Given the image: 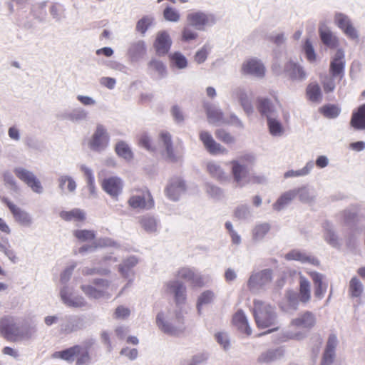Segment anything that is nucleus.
<instances>
[{
    "mask_svg": "<svg viewBox=\"0 0 365 365\" xmlns=\"http://www.w3.org/2000/svg\"><path fill=\"white\" fill-rule=\"evenodd\" d=\"M0 332L10 341H17L31 336V329L29 327H20L12 317H5L0 319Z\"/></svg>",
    "mask_w": 365,
    "mask_h": 365,
    "instance_id": "obj_1",
    "label": "nucleus"
},
{
    "mask_svg": "<svg viewBox=\"0 0 365 365\" xmlns=\"http://www.w3.org/2000/svg\"><path fill=\"white\" fill-rule=\"evenodd\" d=\"M253 314L259 328H267L274 324L276 315L273 308L262 301H254Z\"/></svg>",
    "mask_w": 365,
    "mask_h": 365,
    "instance_id": "obj_2",
    "label": "nucleus"
},
{
    "mask_svg": "<svg viewBox=\"0 0 365 365\" xmlns=\"http://www.w3.org/2000/svg\"><path fill=\"white\" fill-rule=\"evenodd\" d=\"M254 161V157L251 154H245L240 157L239 160L230 161L231 173L237 185L242 187L244 180L247 175V164H251Z\"/></svg>",
    "mask_w": 365,
    "mask_h": 365,
    "instance_id": "obj_3",
    "label": "nucleus"
},
{
    "mask_svg": "<svg viewBox=\"0 0 365 365\" xmlns=\"http://www.w3.org/2000/svg\"><path fill=\"white\" fill-rule=\"evenodd\" d=\"M133 194L128 200V205L133 209H151L154 207V200L147 187L135 188Z\"/></svg>",
    "mask_w": 365,
    "mask_h": 365,
    "instance_id": "obj_4",
    "label": "nucleus"
},
{
    "mask_svg": "<svg viewBox=\"0 0 365 365\" xmlns=\"http://www.w3.org/2000/svg\"><path fill=\"white\" fill-rule=\"evenodd\" d=\"M14 173L15 175L28 187H29L34 192L41 193L43 187L38 178L30 170L18 167L14 168Z\"/></svg>",
    "mask_w": 365,
    "mask_h": 365,
    "instance_id": "obj_5",
    "label": "nucleus"
},
{
    "mask_svg": "<svg viewBox=\"0 0 365 365\" xmlns=\"http://www.w3.org/2000/svg\"><path fill=\"white\" fill-rule=\"evenodd\" d=\"M109 284L107 280L97 279L93 281V285H83L81 289L91 298L99 299L108 293Z\"/></svg>",
    "mask_w": 365,
    "mask_h": 365,
    "instance_id": "obj_6",
    "label": "nucleus"
},
{
    "mask_svg": "<svg viewBox=\"0 0 365 365\" xmlns=\"http://www.w3.org/2000/svg\"><path fill=\"white\" fill-rule=\"evenodd\" d=\"M109 143V135L103 125H98L90 142V148L96 151L103 150Z\"/></svg>",
    "mask_w": 365,
    "mask_h": 365,
    "instance_id": "obj_7",
    "label": "nucleus"
},
{
    "mask_svg": "<svg viewBox=\"0 0 365 365\" xmlns=\"http://www.w3.org/2000/svg\"><path fill=\"white\" fill-rule=\"evenodd\" d=\"M334 22L349 38L356 39L358 38L357 31L346 15L341 13L336 14L334 16Z\"/></svg>",
    "mask_w": 365,
    "mask_h": 365,
    "instance_id": "obj_8",
    "label": "nucleus"
},
{
    "mask_svg": "<svg viewBox=\"0 0 365 365\" xmlns=\"http://www.w3.org/2000/svg\"><path fill=\"white\" fill-rule=\"evenodd\" d=\"M199 138L205 149L212 155L225 154L227 150L220 143H217L212 135L207 131H201Z\"/></svg>",
    "mask_w": 365,
    "mask_h": 365,
    "instance_id": "obj_9",
    "label": "nucleus"
},
{
    "mask_svg": "<svg viewBox=\"0 0 365 365\" xmlns=\"http://www.w3.org/2000/svg\"><path fill=\"white\" fill-rule=\"evenodd\" d=\"M188 23L197 29H203L205 26L215 23V19L212 15L201 11L192 12L187 16Z\"/></svg>",
    "mask_w": 365,
    "mask_h": 365,
    "instance_id": "obj_10",
    "label": "nucleus"
},
{
    "mask_svg": "<svg viewBox=\"0 0 365 365\" xmlns=\"http://www.w3.org/2000/svg\"><path fill=\"white\" fill-rule=\"evenodd\" d=\"M242 72L244 74L252 75L262 78L265 74L264 65L256 58H250L245 61L242 65Z\"/></svg>",
    "mask_w": 365,
    "mask_h": 365,
    "instance_id": "obj_11",
    "label": "nucleus"
},
{
    "mask_svg": "<svg viewBox=\"0 0 365 365\" xmlns=\"http://www.w3.org/2000/svg\"><path fill=\"white\" fill-rule=\"evenodd\" d=\"M2 201L6 205V206L9 209L15 221L23 225H31V218L26 212L21 210L20 207L14 204L7 198L4 197L2 199Z\"/></svg>",
    "mask_w": 365,
    "mask_h": 365,
    "instance_id": "obj_12",
    "label": "nucleus"
},
{
    "mask_svg": "<svg viewBox=\"0 0 365 365\" xmlns=\"http://www.w3.org/2000/svg\"><path fill=\"white\" fill-rule=\"evenodd\" d=\"M176 277L190 282L193 287H201L204 284L202 277L190 268L180 269L176 274Z\"/></svg>",
    "mask_w": 365,
    "mask_h": 365,
    "instance_id": "obj_13",
    "label": "nucleus"
},
{
    "mask_svg": "<svg viewBox=\"0 0 365 365\" xmlns=\"http://www.w3.org/2000/svg\"><path fill=\"white\" fill-rule=\"evenodd\" d=\"M101 186L103 190L112 197H117L122 191L123 182L118 177L105 178Z\"/></svg>",
    "mask_w": 365,
    "mask_h": 365,
    "instance_id": "obj_14",
    "label": "nucleus"
},
{
    "mask_svg": "<svg viewBox=\"0 0 365 365\" xmlns=\"http://www.w3.org/2000/svg\"><path fill=\"white\" fill-rule=\"evenodd\" d=\"M172 41L166 31H160L158 34L154 43L156 53L159 56L167 54L170 48Z\"/></svg>",
    "mask_w": 365,
    "mask_h": 365,
    "instance_id": "obj_15",
    "label": "nucleus"
},
{
    "mask_svg": "<svg viewBox=\"0 0 365 365\" xmlns=\"http://www.w3.org/2000/svg\"><path fill=\"white\" fill-rule=\"evenodd\" d=\"M169 293L173 294L177 304L184 303L186 300V287L183 283L174 280L169 282L167 284Z\"/></svg>",
    "mask_w": 365,
    "mask_h": 365,
    "instance_id": "obj_16",
    "label": "nucleus"
},
{
    "mask_svg": "<svg viewBox=\"0 0 365 365\" xmlns=\"http://www.w3.org/2000/svg\"><path fill=\"white\" fill-rule=\"evenodd\" d=\"M344 58L343 51L339 49L330 63L329 71L332 77L339 76L340 79L342 78L344 69Z\"/></svg>",
    "mask_w": 365,
    "mask_h": 365,
    "instance_id": "obj_17",
    "label": "nucleus"
},
{
    "mask_svg": "<svg viewBox=\"0 0 365 365\" xmlns=\"http://www.w3.org/2000/svg\"><path fill=\"white\" fill-rule=\"evenodd\" d=\"M159 138L165 148L167 158L171 162H176L180 155L174 149L171 135L168 132L163 130L160 133Z\"/></svg>",
    "mask_w": 365,
    "mask_h": 365,
    "instance_id": "obj_18",
    "label": "nucleus"
},
{
    "mask_svg": "<svg viewBox=\"0 0 365 365\" xmlns=\"http://www.w3.org/2000/svg\"><path fill=\"white\" fill-rule=\"evenodd\" d=\"M185 190V184L182 180L179 178H175L171 180L166 188V194L168 197L176 200L180 195Z\"/></svg>",
    "mask_w": 365,
    "mask_h": 365,
    "instance_id": "obj_19",
    "label": "nucleus"
},
{
    "mask_svg": "<svg viewBox=\"0 0 365 365\" xmlns=\"http://www.w3.org/2000/svg\"><path fill=\"white\" fill-rule=\"evenodd\" d=\"M206 170L209 175L220 182H225L230 180L227 173L215 162H209L206 165Z\"/></svg>",
    "mask_w": 365,
    "mask_h": 365,
    "instance_id": "obj_20",
    "label": "nucleus"
},
{
    "mask_svg": "<svg viewBox=\"0 0 365 365\" xmlns=\"http://www.w3.org/2000/svg\"><path fill=\"white\" fill-rule=\"evenodd\" d=\"M337 344V339L334 334L329 336L326 349L322 356L321 365H331L334 359V350Z\"/></svg>",
    "mask_w": 365,
    "mask_h": 365,
    "instance_id": "obj_21",
    "label": "nucleus"
},
{
    "mask_svg": "<svg viewBox=\"0 0 365 365\" xmlns=\"http://www.w3.org/2000/svg\"><path fill=\"white\" fill-rule=\"evenodd\" d=\"M308 274L314 285V294L315 297L319 299H322L327 291V285L323 282V275L317 272H309Z\"/></svg>",
    "mask_w": 365,
    "mask_h": 365,
    "instance_id": "obj_22",
    "label": "nucleus"
},
{
    "mask_svg": "<svg viewBox=\"0 0 365 365\" xmlns=\"http://www.w3.org/2000/svg\"><path fill=\"white\" fill-rule=\"evenodd\" d=\"M272 272L271 269H264L258 273L252 274L248 281L250 288L255 285L262 286L272 280Z\"/></svg>",
    "mask_w": 365,
    "mask_h": 365,
    "instance_id": "obj_23",
    "label": "nucleus"
},
{
    "mask_svg": "<svg viewBox=\"0 0 365 365\" xmlns=\"http://www.w3.org/2000/svg\"><path fill=\"white\" fill-rule=\"evenodd\" d=\"M177 322L179 324L178 325H172L164 322L163 313H159L156 318V323L158 327L160 329L161 331L168 334H175L178 331L182 329L183 322L181 321V319L178 318Z\"/></svg>",
    "mask_w": 365,
    "mask_h": 365,
    "instance_id": "obj_24",
    "label": "nucleus"
},
{
    "mask_svg": "<svg viewBox=\"0 0 365 365\" xmlns=\"http://www.w3.org/2000/svg\"><path fill=\"white\" fill-rule=\"evenodd\" d=\"M232 324L237 329L249 336L252 331L248 324V322L245 313L242 310H238L232 317Z\"/></svg>",
    "mask_w": 365,
    "mask_h": 365,
    "instance_id": "obj_25",
    "label": "nucleus"
},
{
    "mask_svg": "<svg viewBox=\"0 0 365 365\" xmlns=\"http://www.w3.org/2000/svg\"><path fill=\"white\" fill-rule=\"evenodd\" d=\"M59 216L62 220L67 222H83L86 219L85 212L78 208H74L69 211H61Z\"/></svg>",
    "mask_w": 365,
    "mask_h": 365,
    "instance_id": "obj_26",
    "label": "nucleus"
},
{
    "mask_svg": "<svg viewBox=\"0 0 365 365\" xmlns=\"http://www.w3.org/2000/svg\"><path fill=\"white\" fill-rule=\"evenodd\" d=\"M350 124L355 129H365V104L360 106L356 111L353 112Z\"/></svg>",
    "mask_w": 365,
    "mask_h": 365,
    "instance_id": "obj_27",
    "label": "nucleus"
},
{
    "mask_svg": "<svg viewBox=\"0 0 365 365\" xmlns=\"http://www.w3.org/2000/svg\"><path fill=\"white\" fill-rule=\"evenodd\" d=\"M314 323L315 319L314 315L307 312L299 317L293 319L292 325L299 329H310L314 325Z\"/></svg>",
    "mask_w": 365,
    "mask_h": 365,
    "instance_id": "obj_28",
    "label": "nucleus"
},
{
    "mask_svg": "<svg viewBox=\"0 0 365 365\" xmlns=\"http://www.w3.org/2000/svg\"><path fill=\"white\" fill-rule=\"evenodd\" d=\"M80 345H75L66 349L55 351L52 354L53 359H59L68 362H72L76 358Z\"/></svg>",
    "mask_w": 365,
    "mask_h": 365,
    "instance_id": "obj_29",
    "label": "nucleus"
},
{
    "mask_svg": "<svg viewBox=\"0 0 365 365\" xmlns=\"http://www.w3.org/2000/svg\"><path fill=\"white\" fill-rule=\"evenodd\" d=\"M284 72L292 80H303L306 76L303 68L292 61H289L286 64Z\"/></svg>",
    "mask_w": 365,
    "mask_h": 365,
    "instance_id": "obj_30",
    "label": "nucleus"
},
{
    "mask_svg": "<svg viewBox=\"0 0 365 365\" xmlns=\"http://www.w3.org/2000/svg\"><path fill=\"white\" fill-rule=\"evenodd\" d=\"M320 38L323 43L331 48H336L339 44L338 38L333 35L332 32L326 26L319 28Z\"/></svg>",
    "mask_w": 365,
    "mask_h": 365,
    "instance_id": "obj_31",
    "label": "nucleus"
},
{
    "mask_svg": "<svg viewBox=\"0 0 365 365\" xmlns=\"http://www.w3.org/2000/svg\"><path fill=\"white\" fill-rule=\"evenodd\" d=\"M298 298L302 303L308 302L311 298L310 283L307 279L302 275L299 276Z\"/></svg>",
    "mask_w": 365,
    "mask_h": 365,
    "instance_id": "obj_32",
    "label": "nucleus"
},
{
    "mask_svg": "<svg viewBox=\"0 0 365 365\" xmlns=\"http://www.w3.org/2000/svg\"><path fill=\"white\" fill-rule=\"evenodd\" d=\"M307 98L314 103H319L322 99V93L320 86L317 83H309L306 89Z\"/></svg>",
    "mask_w": 365,
    "mask_h": 365,
    "instance_id": "obj_33",
    "label": "nucleus"
},
{
    "mask_svg": "<svg viewBox=\"0 0 365 365\" xmlns=\"http://www.w3.org/2000/svg\"><path fill=\"white\" fill-rule=\"evenodd\" d=\"M256 106L261 115H266L267 118L274 112V106L267 98H258Z\"/></svg>",
    "mask_w": 365,
    "mask_h": 365,
    "instance_id": "obj_34",
    "label": "nucleus"
},
{
    "mask_svg": "<svg viewBox=\"0 0 365 365\" xmlns=\"http://www.w3.org/2000/svg\"><path fill=\"white\" fill-rule=\"evenodd\" d=\"M364 292V286L356 277H354L349 281V294L352 298L360 297Z\"/></svg>",
    "mask_w": 365,
    "mask_h": 365,
    "instance_id": "obj_35",
    "label": "nucleus"
},
{
    "mask_svg": "<svg viewBox=\"0 0 365 365\" xmlns=\"http://www.w3.org/2000/svg\"><path fill=\"white\" fill-rule=\"evenodd\" d=\"M61 297L63 302L69 307H81L85 304L83 297L72 298L66 289L61 291Z\"/></svg>",
    "mask_w": 365,
    "mask_h": 365,
    "instance_id": "obj_36",
    "label": "nucleus"
},
{
    "mask_svg": "<svg viewBox=\"0 0 365 365\" xmlns=\"http://www.w3.org/2000/svg\"><path fill=\"white\" fill-rule=\"evenodd\" d=\"M319 113L327 118H335L341 112V108L335 104H326L319 109Z\"/></svg>",
    "mask_w": 365,
    "mask_h": 365,
    "instance_id": "obj_37",
    "label": "nucleus"
},
{
    "mask_svg": "<svg viewBox=\"0 0 365 365\" xmlns=\"http://www.w3.org/2000/svg\"><path fill=\"white\" fill-rule=\"evenodd\" d=\"M115 151L119 157H121L127 160H130L133 157L131 149L128 145L123 141H120L116 143Z\"/></svg>",
    "mask_w": 365,
    "mask_h": 365,
    "instance_id": "obj_38",
    "label": "nucleus"
},
{
    "mask_svg": "<svg viewBox=\"0 0 365 365\" xmlns=\"http://www.w3.org/2000/svg\"><path fill=\"white\" fill-rule=\"evenodd\" d=\"M171 66L178 68H185L187 66V58L180 52H175L169 56Z\"/></svg>",
    "mask_w": 365,
    "mask_h": 365,
    "instance_id": "obj_39",
    "label": "nucleus"
},
{
    "mask_svg": "<svg viewBox=\"0 0 365 365\" xmlns=\"http://www.w3.org/2000/svg\"><path fill=\"white\" fill-rule=\"evenodd\" d=\"M270 225L268 223L257 225L252 230V236L255 240H262L269 231Z\"/></svg>",
    "mask_w": 365,
    "mask_h": 365,
    "instance_id": "obj_40",
    "label": "nucleus"
},
{
    "mask_svg": "<svg viewBox=\"0 0 365 365\" xmlns=\"http://www.w3.org/2000/svg\"><path fill=\"white\" fill-rule=\"evenodd\" d=\"M286 257L287 259L297 260L302 262H311L312 264H314V258L307 255L305 253L297 250H293L289 252Z\"/></svg>",
    "mask_w": 365,
    "mask_h": 365,
    "instance_id": "obj_41",
    "label": "nucleus"
},
{
    "mask_svg": "<svg viewBox=\"0 0 365 365\" xmlns=\"http://www.w3.org/2000/svg\"><path fill=\"white\" fill-rule=\"evenodd\" d=\"M73 235L81 242H90L96 237L95 232L89 230H76Z\"/></svg>",
    "mask_w": 365,
    "mask_h": 365,
    "instance_id": "obj_42",
    "label": "nucleus"
},
{
    "mask_svg": "<svg viewBox=\"0 0 365 365\" xmlns=\"http://www.w3.org/2000/svg\"><path fill=\"white\" fill-rule=\"evenodd\" d=\"M75 360L76 365L88 364L91 361V356L88 349L80 346Z\"/></svg>",
    "mask_w": 365,
    "mask_h": 365,
    "instance_id": "obj_43",
    "label": "nucleus"
},
{
    "mask_svg": "<svg viewBox=\"0 0 365 365\" xmlns=\"http://www.w3.org/2000/svg\"><path fill=\"white\" fill-rule=\"evenodd\" d=\"M206 113L207 118L210 123L220 122L223 118L222 113L211 106L206 107Z\"/></svg>",
    "mask_w": 365,
    "mask_h": 365,
    "instance_id": "obj_44",
    "label": "nucleus"
},
{
    "mask_svg": "<svg viewBox=\"0 0 365 365\" xmlns=\"http://www.w3.org/2000/svg\"><path fill=\"white\" fill-rule=\"evenodd\" d=\"M214 293L212 291L207 290L203 292L198 298L197 307L198 312H200L201 307L205 304L211 303L214 299Z\"/></svg>",
    "mask_w": 365,
    "mask_h": 365,
    "instance_id": "obj_45",
    "label": "nucleus"
},
{
    "mask_svg": "<svg viewBox=\"0 0 365 365\" xmlns=\"http://www.w3.org/2000/svg\"><path fill=\"white\" fill-rule=\"evenodd\" d=\"M294 197V194L292 192L283 194L273 205L274 209L280 210L284 205H287Z\"/></svg>",
    "mask_w": 365,
    "mask_h": 365,
    "instance_id": "obj_46",
    "label": "nucleus"
},
{
    "mask_svg": "<svg viewBox=\"0 0 365 365\" xmlns=\"http://www.w3.org/2000/svg\"><path fill=\"white\" fill-rule=\"evenodd\" d=\"M140 223L147 232H155L157 229L156 220L152 217H143L140 220Z\"/></svg>",
    "mask_w": 365,
    "mask_h": 365,
    "instance_id": "obj_47",
    "label": "nucleus"
},
{
    "mask_svg": "<svg viewBox=\"0 0 365 365\" xmlns=\"http://www.w3.org/2000/svg\"><path fill=\"white\" fill-rule=\"evenodd\" d=\"M215 134L219 140L225 144H232L235 141V137L225 129H218L215 131Z\"/></svg>",
    "mask_w": 365,
    "mask_h": 365,
    "instance_id": "obj_48",
    "label": "nucleus"
},
{
    "mask_svg": "<svg viewBox=\"0 0 365 365\" xmlns=\"http://www.w3.org/2000/svg\"><path fill=\"white\" fill-rule=\"evenodd\" d=\"M267 125L269 132L273 135H278L282 133V127L281 123L274 118H267Z\"/></svg>",
    "mask_w": 365,
    "mask_h": 365,
    "instance_id": "obj_49",
    "label": "nucleus"
},
{
    "mask_svg": "<svg viewBox=\"0 0 365 365\" xmlns=\"http://www.w3.org/2000/svg\"><path fill=\"white\" fill-rule=\"evenodd\" d=\"M148 66L152 70L157 72L160 76H163L166 73V67L160 61L153 59L149 62Z\"/></svg>",
    "mask_w": 365,
    "mask_h": 365,
    "instance_id": "obj_50",
    "label": "nucleus"
},
{
    "mask_svg": "<svg viewBox=\"0 0 365 365\" xmlns=\"http://www.w3.org/2000/svg\"><path fill=\"white\" fill-rule=\"evenodd\" d=\"M239 101L247 113H252L253 107L252 103L245 93L241 92L239 93Z\"/></svg>",
    "mask_w": 365,
    "mask_h": 365,
    "instance_id": "obj_51",
    "label": "nucleus"
},
{
    "mask_svg": "<svg viewBox=\"0 0 365 365\" xmlns=\"http://www.w3.org/2000/svg\"><path fill=\"white\" fill-rule=\"evenodd\" d=\"M153 23V19L148 16H144L140 19L136 25V30L142 34H145L149 26Z\"/></svg>",
    "mask_w": 365,
    "mask_h": 365,
    "instance_id": "obj_52",
    "label": "nucleus"
},
{
    "mask_svg": "<svg viewBox=\"0 0 365 365\" xmlns=\"http://www.w3.org/2000/svg\"><path fill=\"white\" fill-rule=\"evenodd\" d=\"M59 185L61 189L65 188V185H66V187L68 191L73 192L75 190L76 187V184L75 181L68 176H63L59 179Z\"/></svg>",
    "mask_w": 365,
    "mask_h": 365,
    "instance_id": "obj_53",
    "label": "nucleus"
},
{
    "mask_svg": "<svg viewBox=\"0 0 365 365\" xmlns=\"http://www.w3.org/2000/svg\"><path fill=\"white\" fill-rule=\"evenodd\" d=\"M164 18L169 21L176 22L180 19L179 13L172 7H167L163 11Z\"/></svg>",
    "mask_w": 365,
    "mask_h": 365,
    "instance_id": "obj_54",
    "label": "nucleus"
},
{
    "mask_svg": "<svg viewBox=\"0 0 365 365\" xmlns=\"http://www.w3.org/2000/svg\"><path fill=\"white\" fill-rule=\"evenodd\" d=\"M138 145L145 148L148 150H154L155 148L153 147L151 143V139L145 133H141L138 138Z\"/></svg>",
    "mask_w": 365,
    "mask_h": 365,
    "instance_id": "obj_55",
    "label": "nucleus"
},
{
    "mask_svg": "<svg viewBox=\"0 0 365 365\" xmlns=\"http://www.w3.org/2000/svg\"><path fill=\"white\" fill-rule=\"evenodd\" d=\"M197 34L188 26H185L182 31V40L184 41H190L195 39Z\"/></svg>",
    "mask_w": 365,
    "mask_h": 365,
    "instance_id": "obj_56",
    "label": "nucleus"
},
{
    "mask_svg": "<svg viewBox=\"0 0 365 365\" xmlns=\"http://www.w3.org/2000/svg\"><path fill=\"white\" fill-rule=\"evenodd\" d=\"M304 51L307 56V59L309 61H314L316 59V55L312 45V43L307 40L304 43Z\"/></svg>",
    "mask_w": 365,
    "mask_h": 365,
    "instance_id": "obj_57",
    "label": "nucleus"
},
{
    "mask_svg": "<svg viewBox=\"0 0 365 365\" xmlns=\"http://www.w3.org/2000/svg\"><path fill=\"white\" fill-rule=\"evenodd\" d=\"M208 55V49L206 46H204L200 50H199L195 55V61L197 63H203Z\"/></svg>",
    "mask_w": 365,
    "mask_h": 365,
    "instance_id": "obj_58",
    "label": "nucleus"
},
{
    "mask_svg": "<svg viewBox=\"0 0 365 365\" xmlns=\"http://www.w3.org/2000/svg\"><path fill=\"white\" fill-rule=\"evenodd\" d=\"M309 172V169L307 166L304 167L302 169L299 170H289L284 173V178H292V177H297L302 176L308 174Z\"/></svg>",
    "mask_w": 365,
    "mask_h": 365,
    "instance_id": "obj_59",
    "label": "nucleus"
},
{
    "mask_svg": "<svg viewBox=\"0 0 365 365\" xmlns=\"http://www.w3.org/2000/svg\"><path fill=\"white\" fill-rule=\"evenodd\" d=\"M81 171L84 173V175L87 178L88 185L91 188L94 187V177L92 171L85 165L81 167Z\"/></svg>",
    "mask_w": 365,
    "mask_h": 365,
    "instance_id": "obj_60",
    "label": "nucleus"
},
{
    "mask_svg": "<svg viewBox=\"0 0 365 365\" xmlns=\"http://www.w3.org/2000/svg\"><path fill=\"white\" fill-rule=\"evenodd\" d=\"M130 309L123 306H119L115 311V317L116 319H125L130 315Z\"/></svg>",
    "mask_w": 365,
    "mask_h": 365,
    "instance_id": "obj_61",
    "label": "nucleus"
},
{
    "mask_svg": "<svg viewBox=\"0 0 365 365\" xmlns=\"http://www.w3.org/2000/svg\"><path fill=\"white\" fill-rule=\"evenodd\" d=\"M324 91L326 93L333 92L335 89V83L333 78H328L322 83Z\"/></svg>",
    "mask_w": 365,
    "mask_h": 365,
    "instance_id": "obj_62",
    "label": "nucleus"
},
{
    "mask_svg": "<svg viewBox=\"0 0 365 365\" xmlns=\"http://www.w3.org/2000/svg\"><path fill=\"white\" fill-rule=\"evenodd\" d=\"M325 240L331 245L336 246L338 244L337 237L335 233L330 230H327L324 234Z\"/></svg>",
    "mask_w": 365,
    "mask_h": 365,
    "instance_id": "obj_63",
    "label": "nucleus"
},
{
    "mask_svg": "<svg viewBox=\"0 0 365 365\" xmlns=\"http://www.w3.org/2000/svg\"><path fill=\"white\" fill-rule=\"evenodd\" d=\"M215 338L217 342L223 346L225 349H227L230 345L227 336L224 333H217L215 335Z\"/></svg>",
    "mask_w": 365,
    "mask_h": 365,
    "instance_id": "obj_64",
    "label": "nucleus"
}]
</instances>
